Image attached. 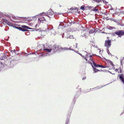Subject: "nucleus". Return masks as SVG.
<instances>
[{"instance_id":"1","label":"nucleus","mask_w":124,"mask_h":124,"mask_svg":"<svg viewBox=\"0 0 124 124\" xmlns=\"http://www.w3.org/2000/svg\"><path fill=\"white\" fill-rule=\"evenodd\" d=\"M59 46H54L52 47L51 49H45L44 50H46L47 51V52L48 54L53 53L56 52L58 50H59L60 51V48L58 47Z\"/></svg>"},{"instance_id":"2","label":"nucleus","mask_w":124,"mask_h":124,"mask_svg":"<svg viewBox=\"0 0 124 124\" xmlns=\"http://www.w3.org/2000/svg\"><path fill=\"white\" fill-rule=\"evenodd\" d=\"M53 29V27H49L48 28L47 30H46L47 31V30H48L49 34L51 35H55L56 34V33L55 30Z\"/></svg>"},{"instance_id":"3","label":"nucleus","mask_w":124,"mask_h":124,"mask_svg":"<svg viewBox=\"0 0 124 124\" xmlns=\"http://www.w3.org/2000/svg\"><path fill=\"white\" fill-rule=\"evenodd\" d=\"M44 13L46 15V16L49 18H51V15H53L54 14V12L52 10V9H50L49 10L48 12L46 13H44V12H43L42 13H40L39 14L41 15V14H43Z\"/></svg>"},{"instance_id":"4","label":"nucleus","mask_w":124,"mask_h":124,"mask_svg":"<svg viewBox=\"0 0 124 124\" xmlns=\"http://www.w3.org/2000/svg\"><path fill=\"white\" fill-rule=\"evenodd\" d=\"M115 33L118 36V37H121L122 36L124 35V31L118 30L115 32Z\"/></svg>"},{"instance_id":"5","label":"nucleus","mask_w":124,"mask_h":124,"mask_svg":"<svg viewBox=\"0 0 124 124\" xmlns=\"http://www.w3.org/2000/svg\"><path fill=\"white\" fill-rule=\"evenodd\" d=\"M89 57H90V59L88 61V63H89L92 66L93 68V70L94 71H95V73H96V72H98L99 71H100V70H98V69H96L95 68H94L93 67V66L92 65V62H91V61H93L92 59L91 58V57H92V55H90L89 56Z\"/></svg>"},{"instance_id":"6","label":"nucleus","mask_w":124,"mask_h":124,"mask_svg":"<svg viewBox=\"0 0 124 124\" xmlns=\"http://www.w3.org/2000/svg\"><path fill=\"white\" fill-rule=\"evenodd\" d=\"M111 45V41L110 40H108L105 41L104 46L107 47V49H108V48L110 47Z\"/></svg>"},{"instance_id":"7","label":"nucleus","mask_w":124,"mask_h":124,"mask_svg":"<svg viewBox=\"0 0 124 124\" xmlns=\"http://www.w3.org/2000/svg\"><path fill=\"white\" fill-rule=\"evenodd\" d=\"M44 49V50L45 51V52H42L41 54L40 55V56L42 57H44L48 55H50V54H48L47 52V51L46 50H45Z\"/></svg>"},{"instance_id":"8","label":"nucleus","mask_w":124,"mask_h":124,"mask_svg":"<svg viewBox=\"0 0 124 124\" xmlns=\"http://www.w3.org/2000/svg\"><path fill=\"white\" fill-rule=\"evenodd\" d=\"M46 19L45 17L41 16L40 17L38 18V22L40 23L43 22L44 21H45Z\"/></svg>"},{"instance_id":"9","label":"nucleus","mask_w":124,"mask_h":124,"mask_svg":"<svg viewBox=\"0 0 124 124\" xmlns=\"http://www.w3.org/2000/svg\"><path fill=\"white\" fill-rule=\"evenodd\" d=\"M120 79L123 82L124 84V76L123 74L120 75L119 77Z\"/></svg>"},{"instance_id":"10","label":"nucleus","mask_w":124,"mask_h":124,"mask_svg":"<svg viewBox=\"0 0 124 124\" xmlns=\"http://www.w3.org/2000/svg\"><path fill=\"white\" fill-rule=\"evenodd\" d=\"M15 28H16V29H18L20 30H21L22 31H27V30L26 29H23L22 28L20 27H15Z\"/></svg>"},{"instance_id":"11","label":"nucleus","mask_w":124,"mask_h":124,"mask_svg":"<svg viewBox=\"0 0 124 124\" xmlns=\"http://www.w3.org/2000/svg\"><path fill=\"white\" fill-rule=\"evenodd\" d=\"M58 47L60 48V51H64L65 50H68V48H67V47H64L63 48L62 47L60 46H59Z\"/></svg>"},{"instance_id":"12","label":"nucleus","mask_w":124,"mask_h":124,"mask_svg":"<svg viewBox=\"0 0 124 124\" xmlns=\"http://www.w3.org/2000/svg\"><path fill=\"white\" fill-rule=\"evenodd\" d=\"M10 63H11L10 65L11 67H13L14 65L16 64L14 60H12L10 61Z\"/></svg>"},{"instance_id":"13","label":"nucleus","mask_w":124,"mask_h":124,"mask_svg":"<svg viewBox=\"0 0 124 124\" xmlns=\"http://www.w3.org/2000/svg\"><path fill=\"white\" fill-rule=\"evenodd\" d=\"M21 26L23 28H24V29H26L27 30V29H32V28H30L29 27L25 25H22Z\"/></svg>"},{"instance_id":"14","label":"nucleus","mask_w":124,"mask_h":124,"mask_svg":"<svg viewBox=\"0 0 124 124\" xmlns=\"http://www.w3.org/2000/svg\"><path fill=\"white\" fill-rule=\"evenodd\" d=\"M96 32L94 28H93L92 29L90 30L89 33H93Z\"/></svg>"},{"instance_id":"15","label":"nucleus","mask_w":124,"mask_h":124,"mask_svg":"<svg viewBox=\"0 0 124 124\" xmlns=\"http://www.w3.org/2000/svg\"><path fill=\"white\" fill-rule=\"evenodd\" d=\"M107 28L110 30H112L113 29H116V28L115 27H111L110 26H108L107 27Z\"/></svg>"},{"instance_id":"16","label":"nucleus","mask_w":124,"mask_h":124,"mask_svg":"<svg viewBox=\"0 0 124 124\" xmlns=\"http://www.w3.org/2000/svg\"><path fill=\"white\" fill-rule=\"evenodd\" d=\"M7 24H8V25L9 26H12L14 27H15L14 26L15 25L13 23H10L9 22H8V23Z\"/></svg>"},{"instance_id":"17","label":"nucleus","mask_w":124,"mask_h":124,"mask_svg":"<svg viewBox=\"0 0 124 124\" xmlns=\"http://www.w3.org/2000/svg\"><path fill=\"white\" fill-rule=\"evenodd\" d=\"M124 57H123L122 59H121L120 60L121 64L122 65L123 64L124 62Z\"/></svg>"},{"instance_id":"18","label":"nucleus","mask_w":124,"mask_h":124,"mask_svg":"<svg viewBox=\"0 0 124 124\" xmlns=\"http://www.w3.org/2000/svg\"><path fill=\"white\" fill-rule=\"evenodd\" d=\"M92 62H93V64L94 65V67H98V66H97V65L98 64H96L93 61H91Z\"/></svg>"},{"instance_id":"19","label":"nucleus","mask_w":124,"mask_h":124,"mask_svg":"<svg viewBox=\"0 0 124 124\" xmlns=\"http://www.w3.org/2000/svg\"><path fill=\"white\" fill-rule=\"evenodd\" d=\"M92 62H93V64L94 65V67H98V66H97V65L98 64H96L93 61H91Z\"/></svg>"},{"instance_id":"20","label":"nucleus","mask_w":124,"mask_h":124,"mask_svg":"<svg viewBox=\"0 0 124 124\" xmlns=\"http://www.w3.org/2000/svg\"><path fill=\"white\" fill-rule=\"evenodd\" d=\"M3 65L2 63L1 62H0V69H1L2 68H3Z\"/></svg>"},{"instance_id":"21","label":"nucleus","mask_w":124,"mask_h":124,"mask_svg":"<svg viewBox=\"0 0 124 124\" xmlns=\"http://www.w3.org/2000/svg\"><path fill=\"white\" fill-rule=\"evenodd\" d=\"M93 10L95 12H97L98 11V9L96 8V7H95L94 8H93Z\"/></svg>"},{"instance_id":"22","label":"nucleus","mask_w":124,"mask_h":124,"mask_svg":"<svg viewBox=\"0 0 124 124\" xmlns=\"http://www.w3.org/2000/svg\"><path fill=\"white\" fill-rule=\"evenodd\" d=\"M85 5H83L82 6H81V7L80 8L82 10H85Z\"/></svg>"},{"instance_id":"23","label":"nucleus","mask_w":124,"mask_h":124,"mask_svg":"<svg viewBox=\"0 0 124 124\" xmlns=\"http://www.w3.org/2000/svg\"><path fill=\"white\" fill-rule=\"evenodd\" d=\"M3 21L6 23L7 24L8 23L9 21H8L7 20L5 19L4 18H3Z\"/></svg>"},{"instance_id":"24","label":"nucleus","mask_w":124,"mask_h":124,"mask_svg":"<svg viewBox=\"0 0 124 124\" xmlns=\"http://www.w3.org/2000/svg\"><path fill=\"white\" fill-rule=\"evenodd\" d=\"M111 20H112L113 21L116 22V23H118V20H117L115 19L112 18V19H111Z\"/></svg>"},{"instance_id":"25","label":"nucleus","mask_w":124,"mask_h":124,"mask_svg":"<svg viewBox=\"0 0 124 124\" xmlns=\"http://www.w3.org/2000/svg\"><path fill=\"white\" fill-rule=\"evenodd\" d=\"M108 62L110 63L112 66H113V63H112V61H111L110 60H108Z\"/></svg>"},{"instance_id":"26","label":"nucleus","mask_w":124,"mask_h":124,"mask_svg":"<svg viewBox=\"0 0 124 124\" xmlns=\"http://www.w3.org/2000/svg\"><path fill=\"white\" fill-rule=\"evenodd\" d=\"M93 1H95L97 3H99L100 2H101L102 0H93Z\"/></svg>"},{"instance_id":"27","label":"nucleus","mask_w":124,"mask_h":124,"mask_svg":"<svg viewBox=\"0 0 124 124\" xmlns=\"http://www.w3.org/2000/svg\"><path fill=\"white\" fill-rule=\"evenodd\" d=\"M18 17H16L14 16H12V18L16 20L18 19Z\"/></svg>"},{"instance_id":"28","label":"nucleus","mask_w":124,"mask_h":124,"mask_svg":"<svg viewBox=\"0 0 124 124\" xmlns=\"http://www.w3.org/2000/svg\"><path fill=\"white\" fill-rule=\"evenodd\" d=\"M73 38V35H70L69 36V37L67 38Z\"/></svg>"},{"instance_id":"29","label":"nucleus","mask_w":124,"mask_h":124,"mask_svg":"<svg viewBox=\"0 0 124 124\" xmlns=\"http://www.w3.org/2000/svg\"><path fill=\"white\" fill-rule=\"evenodd\" d=\"M100 88V87H99L98 86H97V87H95V88H93L92 89H99V88ZM90 89V90H91V89Z\"/></svg>"},{"instance_id":"30","label":"nucleus","mask_w":124,"mask_h":124,"mask_svg":"<svg viewBox=\"0 0 124 124\" xmlns=\"http://www.w3.org/2000/svg\"><path fill=\"white\" fill-rule=\"evenodd\" d=\"M69 119H67L66 121L65 124H68V122H69Z\"/></svg>"},{"instance_id":"31","label":"nucleus","mask_w":124,"mask_h":124,"mask_svg":"<svg viewBox=\"0 0 124 124\" xmlns=\"http://www.w3.org/2000/svg\"><path fill=\"white\" fill-rule=\"evenodd\" d=\"M68 50H70L72 51H74V50L73 49H71L70 47L69 48H68Z\"/></svg>"},{"instance_id":"32","label":"nucleus","mask_w":124,"mask_h":124,"mask_svg":"<svg viewBox=\"0 0 124 124\" xmlns=\"http://www.w3.org/2000/svg\"><path fill=\"white\" fill-rule=\"evenodd\" d=\"M117 23V24L118 25H121V23H120L119 22V21L118 20V23Z\"/></svg>"},{"instance_id":"33","label":"nucleus","mask_w":124,"mask_h":124,"mask_svg":"<svg viewBox=\"0 0 124 124\" xmlns=\"http://www.w3.org/2000/svg\"><path fill=\"white\" fill-rule=\"evenodd\" d=\"M101 65H98V64L97 65V66H98V67H101Z\"/></svg>"},{"instance_id":"34","label":"nucleus","mask_w":124,"mask_h":124,"mask_svg":"<svg viewBox=\"0 0 124 124\" xmlns=\"http://www.w3.org/2000/svg\"><path fill=\"white\" fill-rule=\"evenodd\" d=\"M115 32L114 33H112V36H115Z\"/></svg>"},{"instance_id":"35","label":"nucleus","mask_w":124,"mask_h":124,"mask_svg":"<svg viewBox=\"0 0 124 124\" xmlns=\"http://www.w3.org/2000/svg\"><path fill=\"white\" fill-rule=\"evenodd\" d=\"M107 67V66H101V67L102 68H105L106 67Z\"/></svg>"},{"instance_id":"36","label":"nucleus","mask_w":124,"mask_h":124,"mask_svg":"<svg viewBox=\"0 0 124 124\" xmlns=\"http://www.w3.org/2000/svg\"><path fill=\"white\" fill-rule=\"evenodd\" d=\"M120 26H124V24L123 23L122 24H121V25H120Z\"/></svg>"},{"instance_id":"37","label":"nucleus","mask_w":124,"mask_h":124,"mask_svg":"<svg viewBox=\"0 0 124 124\" xmlns=\"http://www.w3.org/2000/svg\"><path fill=\"white\" fill-rule=\"evenodd\" d=\"M84 58L85 59L86 61H87V59L86 58V57H85V58Z\"/></svg>"},{"instance_id":"38","label":"nucleus","mask_w":124,"mask_h":124,"mask_svg":"<svg viewBox=\"0 0 124 124\" xmlns=\"http://www.w3.org/2000/svg\"><path fill=\"white\" fill-rule=\"evenodd\" d=\"M118 69H116L115 70V71L116 72L118 71Z\"/></svg>"},{"instance_id":"39","label":"nucleus","mask_w":124,"mask_h":124,"mask_svg":"<svg viewBox=\"0 0 124 124\" xmlns=\"http://www.w3.org/2000/svg\"><path fill=\"white\" fill-rule=\"evenodd\" d=\"M16 50L15 49L14 50H13V52H14V53H15V52Z\"/></svg>"},{"instance_id":"40","label":"nucleus","mask_w":124,"mask_h":124,"mask_svg":"<svg viewBox=\"0 0 124 124\" xmlns=\"http://www.w3.org/2000/svg\"><path fill=\"white\" fill-rule=\"evenodd\" d=\"M120 68V72L121 73L122 70H121V68Z\"/></svg>"},{"instance_id":"41","label":"nucleus","mask_w":124,"mask_h":124,"mask_svg":"<svg viewBox=\"0 0 124 124\" xmlns=\"http://www.w3.org/2000/svg\"><path fill=\"white\" fill-rule=\"evenodd\" d=\"M27 34H26L27 35H29L30 34L29 33V32H27Z\"/></svg>"},{"instance_id":"42","label":"nucleus","mask_w":124,"mask_h":124,"mask_svg":"<svg viewBox=\"0 0 124 124\" xmlns=\"http://www.w3.org/2000/svg\"><path fill=\"white\" fill-rule=\"evenodd\" d=\"M11 53H13V50H11Z\"/></svg>"},{"instance_id":"43","label":"nucleus","mask_w":124,"mask_h":124,"mask_svg":"<svg viewBox=\"0 0 124 124\" xmlns=\"http://www.w3.org/2000/svg\"><path fill=\"white\" fill-rule=\"evenodd\" d=\"M85 78L86 77H85V78H83V80L84 79H85Z\"/></svg>"},{"instance_id":"44","label":"nucleus","mask_w":124,"mask_h":124,"mask_svg":"<svg viewBox=\"0 0 124 124\" xmlns=\"http://www.w3.org/2000/svg\"><path fill=\"white\" fill-rule=\"evenodd\" d=\"M62 38H64V36H63V35H62Z\"/></svg>"},{"instance_id":"45","label":"nucleus","mask_w":124,"mask_h":124,"mask_svg":"<svg viewBox=\"0 0 124 124\" xmlns=\"http://www.w3.org/2000/svg\"><path fill=\"white\" fill-rule=\"evenodd\" d=\"M81 56H82V54H79Z\"/></svg>"},{"instance_id":"46","label":"nucleus","mask_w":124,"mask_h":124,"mask_svg":"<svg viewBox=\"0 0 124 124\" xmlns=\"http://www.w3.org/2000/svg\"><path fill=\"white\" fill-rule=\"evenodd\" d=\"M37 24H36V25H35V26L36 27L37 26Z\"/></svg>"},{"instance_id":"47","label":"nucleus","mask_w":124,"mask_h":124,"mask_svg":"<svg viewBox=\"0 0 124 124\" xmlns=\"http://www.w3.org/2000/svg\"><path fill=\"white\" fill-rule=\"evenodd\" d=\"M26 54L25 55H27V54Z\"/></svg>"},{"instance_id":"48","label":"nucleus","mask_w":124,"mask_h":124,"mask_svg":"<svg viewBox=\"0 0 124 124\" xmlns=\"http://www.w3.org/2000/svg\"><path fill=\"white\" fill-rule=\"evenodd\" d=\"M77 45H76V48H77Z\"/></svg>"},{"instance_id":"49","label":"nucleus","mask_w":124,"mask_h":124,"mask_svg":"<svg viewBox=\"0 0 124 124\" xmlns=\"http://www.w3.org/2000/svg\"><path fill=\"white\" fill-rule=\"evenodd\" d=\"M109 72L110 73H112L111 72H110V71H109Z\"/></svg>"},{"instance_id":"50","label":"nucleus","mask_w":124,"mask_h":124,"mask_svg":"<svg viewBox=\"0 0 124 124\" xmlns=\"http://www.w3.org/2000/svg\"><path fill=\"white\" fill-rule=\"evenodd\" d=\"M69 116L70 117V115H69Z\"/></svg>"}]
</instances>
